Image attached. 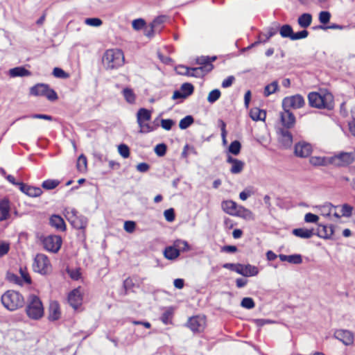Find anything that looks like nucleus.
Returning <instances> with one entry per match:
<instances>
[{"instance_id": "e433bc0d", "label": "nucleus", "mask_w": 355, "mask_h": 355, "mask_svg": "<svg viewBox=\"0 0 355 355\" xmlns=\"http://www.w3.org/2000/svg\"><path fill=\"white\" fill-rule=\"evenodd\" d=\"M194 119L191 115H187L180 121L179 127L181 130H185L191 125Z\"/></svg>"}, {"instance_id": "7c9ffc66", "label": "nucleus", "mask_w": 355, "mask_h": 355, "mask_svg": "<svg viewBox=\"0 0 355 355\" xmlns=\"http://www.w3.org/2000/svg\"><path fill=\"white\" fill-rule=\"evenodd\" d=\"M312 22V15L309 13H304L297 19V23L302 28L309 27Z\"/></svg>"}, {"instance_id": "aec40b11", "label": "nucleus", "mask_w": 355, "mask_h": 355, "mask_svg": "<svg viewBox=\"0 0 355 355\" xmlns=\"http://www.w3.org/2000/svg\"><path fill=\"white\" fill-rule=\"evenodd\" d=\"M10 202L6 198L0 200V221L5 220L10 217Z\"/></svg>"}, {"instance_id": "9b49d317", "label": "nucleus", "mask_w": 355, "mask_h": 355, "mask_svg": "<svg viewBox=\"0 0 355 355\" xmlns=\"http://www.w3.org/2000/svg\"><path fill=\"white\" fill-rule=\"evenodd\" d=\"M187 324L192 331L201 332L205 329L206 326L205 317L197 315L190 318Z\"/></svg>"}, {"instance_id": "6e6d98bb", "label": "nucleus", "mask_w": 355, "mask_h": 355, "mask_svg": "<svg viewBox=\"0 0 355 355\" xmlns=\"http://www.w3.org/2000/svg\"><path fill=\"white\" fill-rule=\"evenodd\" d=\"M331 18V14L328 11H321L319 13V21L322 24H327Z\"/></svg>"}, {"instance_id": "13d9d810", "label": "nucleus", "mask_w": 355, "mask_h": 355, "mask_svg": "<svg viewBox=\"0 0 355 355\" xmlns=\"http://www.w3.org/2000/svg\"><path fill=\"white\" fill-rule=\"evenodd\" d=\"M44 96L51 101H54L58 99V95L56 92L49 87L48 85L46 93L44 94Z\"/></svg>"}, {"instance_id": "a878e982", "label": "nucleus", "mask_w": 355, "mask_h": 355, "mask_svg": "<svg viewBox=\"0 0 355 355\" xmlns=\"http://www.w3.org/2000/svg\"><path fill=\"white\" fill-rule=\"evenodd\" d=\"M151 119V112L146 108H140L137 113V122L141 123L148 121Z\"/></svg>"}, {"instance_id": "09e8293b", "label": "nucleus", "mask_w": 355, "mask_h": 355, "mask_svg": "<svg viewBox=\"0 0 355 355\" xmlns=\"http://www.w3.org/2000/svg\"><path fill=\"white\" fill-rule=\"evenodd\" d=\"M167 150V146L162 143L155 146L154 151L155 154L159 157H163L166 155Z\"/></svg>"}, {"instance_id": "2eb2a0df", "label": "nucleus", "mask_w": 355, "mask_h": 355, "mask_svg": "<svg viewBox=\"0 0 355 355\" xmlns=\"http://www.w3.org/2000/svg\"><path fill=\"white\" fill-rule=\"evenodd\" d=\"M312 152V147L311 144L306 142H299L295 144V154L297 157H306L311 155Z\"/></svg>"}, {"instance_id": "a211bd4d", "label": "nucleus", "mask_w": 355, "mask_h": 355, "mask_svg": "<svg viewBox=\"0 0 355 355\" xmlns=\"http://www.w3.org/2000/svg\"><path fill=\"white\" fill-rule=\"evenodd\" d=\"M227 162L232 165L230 171L232 174L241 173L243 171L245 166L244 162L234 158L230 155L227 156Z\"/></svg>"}, {"instance_id": "ea45409f", "label": "nucleus", "mask_w": 355, "mask_h": 355, "mask_svg": "<svg viewBox=\"0 0 355 355\" xmlns=\"http://www.w3.org/2000/svg\"><path fill=\"white\" fill-rule=\"evenodd\" d=\"M26 118H32V119H44L48 121H53V117L50 115L43 114H34L30 116L24 115L18 118L17 120H20Z\"/></svg>"}, {"instance_id": "c03bdc74", "label": "nucleus", "mask_w": 355, "mask_h": 355, "mask_svg": "<svg viewBox=\"0 0 355 355\" xmlns=\"http://www.w3.org/2000/svg\"><path fill=\"white\" fill-rule=\"evenodd\" d=\"M220 92L218 89H215L212 91H211L207 96V101L210 103H214L216 101H218L220 96Z\"/></svg>"}, {"instance_id": "69168bd1", "label": "nucleus", "mask_w": 355, "mask_h": 355, "mask_svg": "<svg viewBox=\"0 0 355 355\" xmlns=\"http://www.w3.org/2000/svg\"><path fill=\"white\" fill-rule=\"evenodd\" d=\"M174 124H175V122L172 119H162L161 120V126L166 130H170Z\"/></svg>"}, {"instance_id": "b1692460", "label": "nucleus", "mask_w": 355, "mask_h": 355, "mask_svg": "<svg viewBox=\"0 0 355 355\" xmlns=\"http://www.w3.org/2000/svg\"><path fill=\"white\" fill-rule=\"evenodd\" d=\"M293 234L301 239H310L315 235L313 229L296 228L293 230Z\"/></svg>"}, {"instance_id": "774afa93", "label": "nucleus", "mask_w": 355, "mask_h": 355, "mask_svg": "<svg viewBox=\"0 0 355 355\" xmlns=\"http://www.w3.org/2000/svg\"><path fill=\"white\" fill-rule=\"evenodd\" d=\"M164 216L167 221H173L175 220V212L173 209L171 208L165 210L164 212Z\"/></svg>"}, {"instance_id": "58836bf2", "label": "nucleus", "mask_w": 355, "mask_h": 355, "mask_svg": "<svg viewBox=\"0 0 355 355\" xmlns=\"http://www.w3.org/2000/svg\"><path fill=\"white\" fill-rule=\"evenodd\" d=\"M277 33V28H269L268 31L266 34H263L262 36H259V42L261 43H266L267 42L270 37L274 36Z\"/></svg>"}, {"instance_id": "393cba45", "label": "nucleus", "mask_w": 355, "mask_h": 355, "mask_svg": "<svg viewBox=\"0 0 355 355\" xmlns=\"http://www.w3.org/2000/svg\"><path fill=\"white\" fill-rule=\"evenodd\" d=\"M222 209L223 210L230 214V215H232V216H234L236 211H237V209H238V206H237V204L232 201V200H225V201H223L222 202Z\"/></svg>"}, {"instance_id": "79ce46f5", "label": "nucleus", "mask_w": 355, "mask_h": 355, "mask_svg": "<svg viewBox=\"0 0 355 355\" xmlns=\"http://www.w3.org/2000/svg\"><path fill=\"white\" fill-rule=\"evenodd\" d=\"M174 245L178 250H179V252L180 250L187 252L190 250L189 245L186 241L176 240L174 243Z\"/></svg>"}, {"instance_id": "052dcab7", "label": "nucleus", "mask_w": 355, "mask_h": 355, "mask_svg": "<svg viewBox=\"0 0 355 355\" xmlns=\"http://www.w3.org/2000/svg\"><path fill=\"white\" fill-rule=\"evenodd\" d=\"M10 250V243L0 241V257L6 255Z\"/></svg>"}, {"instance_id": "c85d7f7f", "label": "nucleus", "mask_w": 355, "mask_h": 355, "mask_svg": "<svg viewBox=\"0 0 355 355\" xmlns=\"http://www.w3.org/2000/svg\"><path fill=\"white\" fill-rule=\"evenodd\" d=\"M48 85L44 83H38L31 88L30 93L33 96H44V94L47 89Z\"/></svg>"}, {"instance_id": "8fccbe9b", "label": "nucleus", "mask_w": 355, "mask_h": 355, "mask_svg": "<svg viewBox=\"0 0 355 355\" xmlns=\"http://www.w3.org/2000/svg\"><path fill=\"white\" fill-rule=\"evenodd\" d=\"M241 306L243 308L251 309L255 306V303L251 297H244L241 302Z\"/></svg>"}, {"instance_id": "a19ab883", "label": "nucleus", "mask_w": 355, "mask_h": 355, "mask_svg": "<svg viewBox=\"0 0 355 355\" xmlns=\"http://www.w3.org/2000/svg\"><path fill=\"white\" fill-rule=\"evenodd\" d=\"M180 90L188 97L193 94L194 87L191 83H185L181 85Z\"/></svg>"}, {"instance_id": "e2e57ef3", "label": "nucleus", "mask_w": 355, "mask_h": 355, "mask_svg": "<svg viewBox=\"0 0 355 355\" xmlns=\"http://www.w3.org/2000/svg\"><path fill=\"white\" fill-rule=\"evenodd\" d=\"M124 230L128 233H132L136 228V223L132 220H127L124 223Z\"/></svg>"}, {"instance_id": "2f4dec72", "label": "nucleus", "mask_w": 355, "mask_h": 355, "mask_svg": "<svg viewBox=\"0 0 355 355\" xmlns=\"http://www.w3.org/2000/svg\"><path fill=\"white\" fill-rule=\"evenodd\" d=\"M234 216L241 217L246 220H250L253 218L252 212L242 206H239L238 207Z\"/></svg>"}, {"instance_id": "dca6fc26", "label": "nucleus", "mask_w": 355, "mask_h": 355, "mask_svg": "<svg viewBox=\"0 0 355 355\" xmlns=\"http://www.w3.org/2000/svg\"><path fill=\"white\" fill-rule=\"evenodd\" d=\"M83 298L78 288L73 289L68 295V302L71 307L77 309L81 304Z\"/></svg>"}, {"instance_id": "412c9836", "label": "nucleus", "mask_w": 355, "mask_h": 355, "mask_svg": "<svg viewBox=\"0 0 355 355\" xmlns=\"http://www.w3.org/2000/svg\"><path fill=\"white\" fill-rule=\"evenodd\" d=\"M334 233V228L332 226H327L324 225H319L317 232L315 234L320 238L329 239Z\"/></svg>"}, {"instance_id": "c756f323", "label": "nucleus", "mask_w": 355, "mask_h": 355, "mask_svg": "<svg viewBox=\"0 0 355 355\" xmlns=\"http://www.w3.org/2000/svg\"><path fill=\"white\" fill-rule=\"evenodd\" d=\"M250 116L253 121H264L266 113L264 110L254 107L250 110Z\"/></svg>"}, {"instance_id": "bf43d9fd", "label": "nucleus", "mask_w": 355, "mask_h": 355, "mask_svg": "<svg viewBox=\"0 0 355 355\" xmlns=\"http://www.w3.org/2000/svg\"><path fill=\"white\" fill-rule=\"evenodd\" d=\"M209 56H201L200 58H198L196 60V63L201 65V66H207L210 65L211 67V70L214 68V66L211 63H209Z\"/></svg>"}, {"instance_id": "5fc2aeb1", "label": "nucleus", "mask_w": 355, "mask_h": 355, "mask_svg": "<svg viewBox=\"0 0 355 355\" xmlns=\"http://www.w3.org/2000/svg\"><path fill=\"white\" fill-rule=\"evenodd\" d=\"M119 153L123 157L128 158L130 156V148L125 144H120L118 147Z\"/></svg>"}, {"instance_id": "f257e3e1", "label": "nucleus", "mask_w": 355, "mask_h": 355, "mask_svg": "<svg viewBox=\"0 0 355 355\" xmlns=\"http://www.w3.org/2000/svg\"><path fill=\"white\" fill-rule=\"evenodd\" d=\"M309 103L311 107L318 109L331 110L334 107V97L326 91L311 92L308 95Z\"/></svg>"}, {"instance_id": "4be33fe9", "label": "nucleus", "mask_w": 355, "mask_h": 355, "mask_svg": "<svg viewBox=\"0 0 355 355\" xmlns=\"http://www.w3.org/2000/svg\"><path fill=\"white\" fill-rule=\"evenodd\" d=\"M49 223L52 227H54L59 231L63 232L66 230V225L63 218L58 215H53L50 218Z\"/></svg>"}, {"instance_id": "473e14b6", "label": "nucleus", "mask_w": 355, "mask_h": 355, "mask_svg": "<svg viewBox=\"0 0 355 355\" xmlns=\"http://www.w3.org/2000/svg\"><path fill=\"white\" fill-rule=\"evenodd\" d=\"M338 208L339 206H334L331 203H326L324 205V209H327V216H333L337 219L340 218V214H338Z\"/></svg>"}, {"instance_id": "0e129e2a", "label": "nucleus", "mask_w": 355, "mask_h": 355, "mask_svg": "<svg viewBox=\"0 0 355 355\" xmlns=\"http://www.w3.org/2000/svg\"><path fill=\"white\" fill-rule=\"evenodd\" d=\"M138 125L140 128V130L139 131L140 133H148L153 130V128L147 123L143 122L141 123H138Z\"/></svg>"}, {"instance_id": "603ef678", "label": "nucleus", "mask_w": 355, "mask_h": 355, "mask_svg": "<svg viewBox=\"0 0 355 355\" xmlns=\"http://www.w3.org/2000/svg\"><path fill=\"white\" fill-rule=\"evenodd\" d=\"M53 75L58 78H69V74L66 73L63 69L59 67H55L53 71Z\"/></svg>"}, {"instance_id": "9d476101", "label": "nucleus", "mask_w": 355, "mask_h": 355, "mask_svg": "<svg viewBox=\"0 0 355 355\" xmlns=\"http://www.w3.org/2000/svg\"><path fill=\"white\" fill-rule=\"evenodd\" d=\"M42 243L46 250L57 252L61 247L62 239L58 235H49L44 238Z\"/></svg>"}, {"instance_id": "864d4df0", "label": "nucleus", "mask_w": 355, "mask_h": 355, "mask_svg": "<svg viewBox=\"0 0 355 355\" xmlns=\"http://www.w3.org/2000/svg\"><path fill=\"white\" fill-rule=\"evenodd\" d=\"M286 261L293 264H300L302 262V258L300 254H297L288 255Z\"/></svg>"}, {"instance_id": "ddd939ff", "label": "nucleus", "mask_w": 355, "mask_h": 355, "mask_svg": "<svg viewBox=\"0 0 355 355\" xmlns=\"http://www.w3.org/2000/svg\"><path fill=\"white\" fill-rule=\"evenodd\" d=\"M236 272L244 277H253L259 273V269L257 267L250 264L243 265L237 263Z\"/></svg>"}, {"instance_id": "cd10ccee", "label": "nucleus", "mask_w": 355, "mask_h": 355, "mask_svg": "<svg viewBox=\"0 0 355 355\" xmlns=\"http://www.w3.org/2000/svg\"><path fill=\"white\" fill-rule=\"evenodd\" d=\"M9 73L11 77H24L28 76L31 74L30 71L26 69L23 67L12 68L10 70Z\"/></svg>"}, {"instance_id": "f3484780", "label": "nucleus", "mask_w": 355, "mask_h": 355, "mask_svg": "<svg viewBox=\"0 0 355 355\" xmlns=\"http://www.w3.org/2000/svg\"><path fill=\"white\" fill-rule=\"evenodd\" d=\"M334 336L346 345L353 343L354 341V336L352 333L347 330H337L334 333Z\"/></svg>"}, {"instance_id": "20e7f679", "label": "nucleus", "mask_w": 355, "mask_h": 355, "mask_svg": "<svg viewBox=\"0 0 355 355\" xmlns=\"http://www.w3.org/2000/svg\"><path fill=\"white\" fill-rule=\"evenodd\" d=\"M27 315L33 320H38L44 315V307L40 299L35 295H30L26 307Z\"/></svg>"}, {"instance_id": "7ed1b4c3", "label": "nucleus", "mask_w": 355, "mask_h": 355, "mask_svg": "<svg viewBox=\"0 0 355 355\" xmlns=\"http://www.w3.org/2000/svg\"><path fill=\"white\" fill-rule=\"evenodd\" d=\"M1 302L9 311H15L24 304L23 296L17 291H8L1 296Z\"/></svg>"}, {"instance_id": "f8f14e48", "label": "nucleus", "mask_w": 355, "mask_h": 355, "mask_svg": "<svg viewBox=\"0 0 355 355\" xmlns=\"http://www.w3.org/2000/svg\"><path fill=\"white\" fill-rule=\"evenodd\" d=\"M280 119L283 125L282 128L290 129L293 128L295 124V117L288 110L284 109V112L280 113Z\"/></svg>"}, {"instance_id": "c9c22d12", "label": "nucleus", "mask_w": 355, "mask_h": 355, "mask_svg": "<svg viewBox=\"0 0 355 355\" xmlns=\"http://www.w3.org/2000/svg\"><path fill=\"white\" fill-rule=\"evenodd\" d=\"M279 89L278 82L277 80L273 81L269 85H267L264 88L263 94L266 97L269 96L270 94H274Z\"/></svg>"}, {"instance_id": "bb28decb", "label": "nucleus", "mask_w": 355, "mask_h": 355, "mask_svg": "<svg viewBox=\"0 0 355 355\" xmlns=\"http://www.w3.org/2000/svg\"><path fill=\"white\" fill-rule=\"evenodd\" d=\"M164 255L168 260H174L180 256V252L175 245L168 246L164 250Z\"/></svg>"}, {"instance_id": "72a5a7b5", "label": "nucleus", "mask_w": 355, "mask_h": 355, "mask_svg": "<svg viewBox=\"0 0 355 355\" xmlns=\"http://www.w3.org/2000/svg\"><path fill=\"white\" fill-rule=\"evenodd\" d=\"M122 94L124 98L128 103L134 104L135 103L136 95L132 89L128 87L124 88L122 91Z\"/></svg>"}, {"instance_id": "6e6552de", "label": "nucleus", "mask_w": 355, "mask_h": 355, "mask_svg": "<svg viewBox=\"0 0 355 355\" xmlns=\"http://www.w3.org/2000/svg\"><path fill=\"white\" fill-rule=\"evenodd\" d=\"M305 104L304 98L300 94H295L285 97L282 100V107L290 110V109H300Z\"/></svg>"}, {"instance_id": "680f3d73", "label": "nucleus", "mask_w": 355, "mask_h": 355, "mask_svg": "<svg viewBox=\"0 0 355 355\" xmlns=\"http://www.w3.org/2000/svg\"><path fill=\"white\" fill-rule=\"evenodd\" d=\"M308 35L309 32L306 30H303L295 33H293V35H292L291 40L304 39L307 37Z\"/></svg>"}, {"instance_id": "3c124183", "label": "nucleus", "mask_w": 355, "mask_h": 355, "mask_svg": "<svg viewBox=\"0 0 355 355\" xmlns=\"http://www.w3.org/2000/svg\"><path fill=\"white\" fill-rule=\"evenodd\" d=\"M172 315H173L172 310L170 309H167L162 313V315L161 316L162 322L165 324H168L171 323V321L172 319Z\"/></svg>"}, {"instance_id": "de8ad7c7", "label": "nucleus", "mask_w": 355, "mask_h": 355, "mask_svg": "<svg viewBox=\"0 0 355 355\" xmlns=\"http://www.w3.org/2000/svg\"><path fill=\"white\" fill-rule=\"evenodd\" d=\"M59 183L60 182L56 180H47L42 182V187L45 189L50 190L55 189Z\"/></svg>"}, {"instance_id": "f03ea898", "label": "nucleus", "mask_w": 355, "mask_h": 355, "mask_svg": "<svg viewBox=\"0 0 355 355\" xmlns=\"http://www.w3.org/2000/svg\"><path fill=\"white\" fill-rule=\"evenodd\" d=\"M125 58L119 49H107L103 56V64L106 69H115L123 65Z\"/></svg>"}, {"instance_id": "a18cd8bd", "label": "nucleus", "mask_w": 355, "mask_h": 355, "mask_svg": "<svg viewBox=\"0 0 355 355\" xmlns=\"http://www.w3.org/2000/svg\"><path fill=\"white\" fill-rule=\"evenodd\" d=\"M338 209L340 210V218L342 216H349L352 214L353 207L350 205H348L347 204L343 205L342 207L339 206Z\"/></svg>"}, {"instance_id": "4c0bfd02", "label": "nucleus", "mask_w": 355, "mask_h": 355, "mask_svg": "<svg viewBox=\"0 0 355 355\" xmlns=\"http://www.w3.org/2000/svg\"><path fill=\"white\" fill-rule=\"evenodd\" d=\"M279 33L282 37H288L291 40L292 35H293V31L291 26L285 24L280 28Z\"/></svg>"}, {"instance_id": "4d7b16f0", "label": "nucleus", "mask_w": 355, "mask_h": 355, "mask_svg": "<svg viewBox=\"0 0 355 355\" xmlns=\"http://www.w3.org/2000/svg\"><path fill=\"white\" fill-rule=\"evenodd\" d=\"M85 23L88 26L98 27V26H100L103 24V21L99 18L94 17V18L85 19Z\"/></svg>"}, {"instance_id": "39448f33", "label": "nucleus", "mask_w": 355, "mask_h": 355, "mask_svg": "<svg viewBox=\"0 0 355 355\" xmlns=\"http://www.w3.org/2000/svg\"><path fill=\"white\" fill-rule=\"evenodd\" d=\"M65 216L71 225L78 230H84L87 225V219L82 215H78L74 208L65 209Z\"/></svg>"}, {"instance_id": "f704fd0d", "label": "nucleus", "mask_w": 355, "mask_h": 355, "mask_svg": "<svg viewBox=\"0 0 355 355\" xmlns=\"http://www.w3.org/2000/svg\"><path fill=\"white\" fill-rule=\"evenodd\" d=\"M165 16H159L155 18L150 24V31L152 32L159 31L161 29L160 26L165 21Z\"/></svg>"}, {"instance_id": "338daca9", "label": "nucleus", "mask_w": 355, "mask_h": 355, "mask_svg": "<svg viewBox=\"0 0 355 355\" xmlns=\"http://www.w3.org/2000/svg\"><path fill=\"white\" fill-rule=\"evenodd\" d=\"M318 220H319V217L314 214L307 213L305 214L304 221L306 223H315L318 221Z\"/></svg>"}, {"instance_id": "423d86ee", "label": "nucleus", "mask_w": 355, "mask_h": 355, "mask_svg": "<svg viewBox=\"0 0 355 355\" xmlns=\"http://www.w3.org/2000/svg\"><path fill=\"white\" fill-rule=\"evenodd\" d=\"M355 159L354 153L340 152L327 158L328 163L336 166H347L352 164Z\"/></svg>"}, {"instance_id": "5701e85b", "label": "nucleus", "mask_w": 355, "mask_h": 355, "mask_svg": "<svg viewBox=\"0 0 355 355\" xmlns=\"http://www.w3.org/2000/svg\"><path fill=\"white\" fill-rule=\"evenodd\" d=\"M60 306L57 302H52L49 306V319L51 321H55L60 318Z\"/></svg>"}, {"instance_id": "0eeeda50", "label": "nucleus", "mask_w": 355, "mask_h": 355, "mask_svg": "<svg viewBox=\"0 0 355 355\" xmlns=\"http://www.w3.org/2000/svg\"><path fill=\"white\" fill-rule=\"evenodd\" d=\"M33 270L42 275L48 273L51 269V263L47 256L43 254L36 255L33 264Z\"/></svg>"}, {"instance_id": "4468645a", "label": "nucleus", "mask_w": 355, "mask_h": 355, "mask_svg": "<svg viewBox=\"0 0 355 355\" xmlns=\"http://www.w3.org/2000/svg\"><path fill=\"white\" fill-rule=\"evenodd\" d=\"M279 139L282 145L285 148H289L293 144V135L288 129L279 128L277 131Z\"/></svg>"}, {"instance_id": "37998d69", "label": "nucleus", "mask_w": 355, "mask_h": 355, "mask_svg": "<svg viewBox=\"0 0 355 355\" xmlns=\"http://www.w3.org/2000/svg\"><path fill=\"white\" fill-rule=\"evenodd\" d=\"M241 143L239 141L235 140L230 144L229 146V152L234 155H237L241 151Z\"/></svg>"}, {"instance_id": "49530a36", "label": "nucleus", "mask_w": 355, "mask_h": 355, "mask_svg": "<svg viewBox=\"0 0 355 355\" xmlns=\"http://www.w3.org/2000/svg\"><path fill=\"white\" fill-rule=\"evenodd\" d=\"M77 168L79 171H85L87 168V158L84 155H80L77 160Z\"/></svg>"}, {"instance_id": "6ab92c4d", "label": "nucleus", "mask_w": 355, "mask_h": 355, "mask_svg": "<svg viewBox=\"0 0 355 355\" xmlns=\"http://www.w3.org/2000/svg\"><path fill=\"white\" fill-rule=\"evenodd\" d=\"M19 189L30 197H38L42 193V190L40 187H32L24 183L20 184Z\"/></svg>"}, {"instance_id": "1a4fd4ad", "label": "nucleus", "mask_w": 355, "mask_h": 355, "mask_svg": "<svg viewBox=\"0 0 355 355\" xmlns=\"http://www.w3.org/2000/svg\"><path fill=\"white\" fill-rule=\"evenodd\" d=\"M179 68L184 69V71H178V73L196 78L202 77L211 71V67L210 65L200 66L193 68H189L181 65Z\"/></svg>"}]
</instances>
